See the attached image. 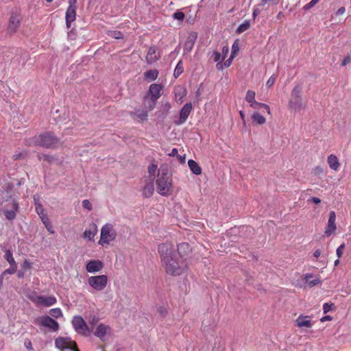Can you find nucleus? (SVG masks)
Wrapping results in <instances>:
<instances>
[{"mask_svg":"<svg viewBox=\"0 0 351 351\" xmlns=\"http://www.w3.org/2000/svg\"><path fill=\"white\" fill-rule=\"evenodd\" d=\"M154 191V179L151 178L147 182L143 189V195L146 197H150Z\"/></svg>","mask_w":351,"mask_h":351,"instance_id":"21","label":"nucleus"},{"mask_svg":"<svg viewBox=\"0 0 351 351\" xmlns=\"http://www.w3.org/2000/svg\"><path fill=\"white\" fill-rule=\"evenodd\" d=\"M72 324L75 331L85 337L88 336L90 332L93 331V328H89L84 319L80 315H76L73 317L72 320Z\"/></svg>","mask_w":351,"mask_h":351,"instance_id":"7","label":"nucleus"},{"mask_svg":"<svg viewBox=\"0 0 351 351\" xmlns=\"http://www.w3.org/2000/svg\"><path fill=\"white\" fill-rule=\"evenodd\" d=\"M306 104L302 98V86L298 84L291 92L288 106L294 111H300L306 108Z\"/></svg>","mask_w":351,"mask_h":351,"instance_id":"4","label":"nucleus"},{"mask_svg":"<svg viewBox=\"0 0 351 351\" xmlns=\"http://www.w3.org/2000/svg\"><path fill=\"white\" fill-rule=\"evenodd\" d=\"M319 1V0H311L308 3L304 6V9L306 10H309L314 7Z\"/></svg>","mask_w":351,"mask_h":351,"instance_id":"46","label":"nucleus"},{"mask_svg":"<svg viewBox=\"0 0 351 351\" xmlns=\"http://www.w3.org/2000/svg\"><path fill=\"white\" fill-rule=\"evenodd\" d=\"M146 80L149 81L155 80L158 76V71L156 69L148 70L144 73Z\"/></svg>","mask_w":351,"mask_h":351,"instance_id":"31","label":"nucleus"},{"mask_svg":"<svg viewBox=\"0 0 351 351\" xmlns=\"http://www.w3.org/2000/svg\"><path fill=\"white\" fill-rule=\"evenodd\" d=\"M228 52H229V47L228 46H223L222 48V51H221V56H223V60L226 58Z\"/></svg>","mask_w":351,"mask_h":351,"instance_id":"54","label":"nucleus"},{"mask_svg":"<svg viewBox=\"0 0 351 351\" xmlns=\"http://www.w3.org/2000/svg\"><path fill=\"white\" fill-rule=\"evenodd\" d=\"M75 341L68 337H58L55 339V346L59 350L69 349L72 350L75 348Z\"/></svg>","mask_w":351,"mask_h":351,"instance_id":"10","label":"nucleus"},{"mask_svg":"<svg viewBox=\"0 0 351 351\" xmlns=\"http://www.w3.org/2000/svg\"><path fill=\"white\" fill-rule=\"evenodd\" d=\"M4 258L8 262L10 265H13V266L17 265L16 263L14 261V258H13L12 253L11 252V251L10 250H7L5 252Z\"/></svg>","mask_w":351,"mask_h":351,"instance_id":"34","label":"nucleus"},{"mask_svg":"<svg viewBox=\"0 0 351 351\" xmlns=\"http://www.w3.org/2000/svg\"><path fill=\"white\" fill-rule=\"evenodd\" d=\"M36 210L39 215L40 218L41 219V221L45 224V228H47V231L53 234L54 230L49 220V218L46 214L44 213V208L40 203L36 204Z\"/></svg>","mask_w":351,"mask_h":351,"instance_id":"11","label":"nucleus"},{"mask_svg":"<svg viewBox=\"0 0 351 351\" xmlns=\"http://www.w3.org/2000/svg\"><path fill=\"white\" fill-rule=\"evenodd\" d=\"M157 311L162 317H165L167 315V310L164 306H159L157 309Z\"/></svg>","mask_w":351,"mask_h":351,"instance_id":"48","label":"nucleus"},{"mask_svg":"<svg viewBox=\"0 0 351 351\" xmlns=\"http://www.w3.org/2000/svg\"><path fill=\"white\" fill-rule=\"evenodd\" d=\"M344 248H345V244L344 243H342L341 245H339L337 247V249L336 250V253H337V255L339 258L342 256Z\"/></svg>","mask_w":351,"mask_h":351,"instance_id":"50","label":"nucleus"},{"mask_svg":"<svg viewBox=\"0 0 351 351\" xmlns=\"http://www.w3.org/2000/svg\"><path fill=\"white\" fill-rule=\"evenodd\" d=\"M320 255H321V250H319V249L316 250L314 252V253H313V256H314L315 258H317L318 257H319V256H320Z\"/></svg>","mask_w":351,"mask_h":351,"instance_id":"64","label":"nucleus"},{"mask_svg":"<svg viewBox=\"0 0 351 351\" xmlns=\"http://www.w3.org/2000/svg\"><path fill=\"white\" fill-rule=\"evenodd\" d=\"M32 302L40 304L45 306H51L56 302V299L54 296H42L37 295L35 298H31Z\"/></svg>","mask_w":351,"mask_h":351,"instance_id":"15","label":"nucleus"},{"mask_svg":"<svg viewBox=\"0 0 351 351\" xmlns=\"http://www.w3.org/2000/svg\"><path fill=\"white\" fill-rule=\"evenodd\" d=\"M10 268L5 269L1 274V277H2V279L3 278V276L6 274H14L17 269V265L13 266L10 265Z\"/></svg>","mask_w":351,"mask_h":351,"instance_id":"40","label":"nucleus"},{"mask_svg":"<svg viewBox=\"0 0 351 351\" xmlns=\"http://www.w3.org/2000/svg\"><path fill=\"white\" fill-rule=\"evenodd\" d=\"M82 206L84 208H86L88 210H92V205L88 199H84L82 201Z\"/></svg>","mask_w":351,"mask_h":351,"instance_id":"52","label":"nucleus"},{"mask_svg":"<svg viewBox=\"0 0 351 351\" xmlns=\"http://www.w3.org/2000/svg\"><path fill=\"white\" fill-rule=\"evenodd\" d=\"M21 19L19 16L12 14L9 20V24L7 28V34L10 35L14 34L19 27Z\"/></svg>","mask_w":351,"mask_h":351,"instance_id":"14","label":"nucleus"},{"mask_svg":"<svg viewBox=\"0 0 351 351\" xmlns=\"http://www.w3.org/2000/svg\"><path fill=\"white\" fill-rule=\"evenodd\" d=\"M239 46L238 40H237L234 41V43H233V45L232 46L231 55L235 56V55L239 51Z\"/></svg>","mask_w":351,"mask_h":351,"instance_id":"45","label":"nucleus"},{"mask_svg":"<svg viewBox=\"0 0 351 351\" xmlns=\"http://www.w3.org/2000/svg\"><path fill=\"white\" fill-rule=\"evenodd\" d=\"M267 2H271L273 3L274 4L276 5L279 2V0H261V3L263 5L267 3Z\"/></svg>","mask_w":351,"mask_h":351,"instance_id":"61","label":"nucleus"},{"mask_svg":"<svg viewBox=\"0 0 351 351\" xmlns=\"http://www.w3.org/2000/svg\"><path fill=\"white\" fill-rule=\"evenodd\" d=\"M235 56L230 55V58L223 64L221 62L217 63L216 67L218 70H222L224 67H229Z\"/></svg>","mask_w":351,"mask_h":351,"instance_id":"33","label":"nucleus"},{"mask_svg":"<svg viewBox=\"0 0 351 351\" xmlns=\"http://www.w3.org/2000/svg\"><path fill=\"white\" fill-rule=\"evenodd\" d=\"M99 320V317H96V316H95V315H94V316L90 317L89 318L88 322H89V324H90L92 326H95V325H97V324H98Z\"/></svg>","mask_w":351,"mask_h":351,"instance_id":"51","label":"nucleus"},{"mask_svg":"<svg viewBox=\"0 0 351 351\" xmlns=\"http://www.w3.org/2000/svg\"><path fill=\"white\" fill-rule=\"evenodd\" d=\"M157 100L152 99L151 97L145 95L144 97V106L148 110H152L156 104Z\"/></svg>","mask_w":351,"mask_h":351,"instance_id":"30","label":"nucleus"},{"mask_svg":"<svg viewBox=\"0 0 351 351\" xmlns=\"http://www.w3.org/2000/svg\"><path fill=\"white\" fill-rule=\"evenodd\" d=\"M252 108L260 110L261 108H264L267 110L268 114H270V109L268 105L260 102H256L254 105L252 107Z\"/></svg>","mask_w":351,"mask_h":351,"instance_id":"38","label":"nucleus"},{"mask_svg":"<svg viewBox=\"0 0 351 351\" xmlns=\"http://www.w3.org/2000/svg\"><path fill=\"white\" fill-rule=\"evenodd\" d=\"M50 315L56 318H58L62 315V311L60 308H53L50 310Z\"/></svg>","mask_w":351,"mask_h":351,"instance_id":"44","label":"nucleus"},{"mask_svg":"<svg viewBox=\"0 0 351 351\" xmlns=\"http://www.w3.org/2000/svg\"><path fill=\"white\" fill-rule=\"evenodd\" d=\"M158 253L160 256L162 266L168 274L180 276L184 272L186 265L178 259L171 243L160 244L158 245Z\"/></svg>","mask_w":351,"mask_h":351,"instance_id":"1","label":"nucleus"},{"mask_svg":"<svg viewBox=\"0 0 351 351\" xmlns=\"http://www.w3.org/2000/svg\"><path fill=\"white\" fill-rule=\"evenodd\" d=\"M304 280L308 284V286L310 288L313 287L314 286L321 283L319 278L315 277L314 275L312 274H304Z\"/></svg>","mask_w":351,"mask_h":351,"instance_id":"24","label":"nucleus"},{"mask_svg":"<svg viewBox=\"0 0 351 351\" xmlns=\"http://www.w3.org/2000/svg\"><path fill=\"white\" fill-rule=\"evenodd\" d=\"M60 138H58L53 132H47L41 133L38 136H34L29 139V145L34 146H40L47 149H55L60 145Z\"/></svg>","mask_w":351,"mask_h":351,"instance_id":"2","label":"nucleus"},{"mask_svg":"<svg viewBox=\"0 0 351 351\" xmlns=\"http://www.w3.org/2000/svg\"><path fill=\"white\" fill-rule=\"evenodd\" d=\"M190 250V246L187 243H182L178 245V252L182 257L187 255Z\"/></svg>","mask_w":351,"mask_h":351,"instance_id":"29","label":"nucleus"},{"mask_svg":"<svg viewBox=\"0 0 351 351\" xmlns=\"http://www.w3.org/2000/svg\"><path fill=\"white\" fill-rule=\"evenodd\" d=\"M76 3L77 0H69V7L66 12V25L67 28H70L71 23L75 20L76 16Z\"/></svg>","mask_w":351,"mask_h":351,"instance_id":"9","label":"nucleus"},{"mask_svg":"<svg viewBox=\"0 0 351 351\" xmlns=\"http://www.w3.org/2000/svg\"><path fill=\"white\" fill-rule=\"evenodd\" d=\"M162 86L158 84H152L149 86L147 96L158 100L162 95Z\"/></svg>","mask_w":351,"mask_h":351,"instance_id":"16","label":"nucleus"},{"mask_svg":"<svg viewBox=\"0 0 351 351\" xmlns=\"http://www.w3.org/2000/svg\"><path fill=\"white\" fill-rule=\"evenodd\" d=\"M177 158L179 160L180 163L184 164V163H185V160H186V155L185 154H184V155L178 154Z\"/></svg>","mask_w":351,"mask_h":351,"instance_id":"57","label":"nucleus"},{"mask_svg":"<svg viewBox=\"0 0 351 351\" xmlns=\"http://www.w3.org/2000/svg\"><path fill=\"white\" fill-rule=\"evenodd\" d=\"M188 165L190 168V170L193 172V173L199 176L202 173V168L199 165V164L195 160L190 159L188 161Z\"/></svg>","mask_w":351,"mask_h":351,"instance_id":"28","label":"nucleus"},{"mask_svg":"<svg viewBox=\"0 0 351 351\" xmlns=\"http://www.w3.org/2000/svg\"><path fill=\"white\" fill-rule=\"evenodd\" d=\"M108 35L114 39H122L123 38V33L120 31H111L108 33Z\"/></svg>","mask_w":351,"mask_h":351,"instance_id":"41","label":"nucleus"},{"mask_svg":"<svg viewBox=\"0 0 351 351\" xmlns=\"http://www.w3.org/2000/svg\"><path fill=\"white\" fill-rule=\"evenodd\" d=\"M196 38L197 35L195 33H193L189 35L184 45V53H189L193 49Z\"/></svg>","mask_w":351,"mask_h":351,"instance_id":"23","label":"nucleus"},{"mask_svg":"<svg viewBox=\"0 0 351 351\" xmlns=\"http://www.w3.org/2000/svg\"><path fill=\"white\" fill-rule=\"evenodd\" d=\"M252 119L254 122H256L257 124L263 125L265 123V118L262 116L259 112H255L252 115Z\"/></svg>","mask_w":351,"mask_h":351,"instance_id":"32","label":"nucleus"},{"mask_svg":"<svg viewBox=\"0 0 351 351\" xmlns=\"http://www.w3.org/2000/svg\"><path fill=\"white\" fill-rule=\"evenodd\" d=\"M136 114L138 117H139L142 121H145L147 119L148 113L146 110H138L136 112H132L131 115Z\"/></svg>","mask_w":351,"mask_h":351,"instance_id":"36","label":"nucleus"},{"mask_svg":"<svg viewBox=\"0 0 351 351\" xmlns=\"http://www.w3.org/2000/svg\"><path fill=\"white\" fill-rule=\"evenodd\" d=\"M332 306H334V304L332 303H325L323 306L324 313H327L331 309Z\"/></svg>","mask_w":351,"mask_h":351,"instance_id":"53","label":"nucleus"},{"mask_svg":"<svg viewBox=\"0 0 351 351\" xmlns=\"http://www.w3.org/2000/svg\"><path fill=\"white\" fill-rule=\"evenodd\" d=\"M157 49L156 47H150L146 56V62L147 64H152L156 62L159 59V56L156 55Z\"/></svg>","mask_w":351,"mask_h":351,"instance_id":"22","label":"nucleus"},{"mask_svg":"<svg viewBox=\"0 0 351 351\" xmlns=\"http://www.w3.org/2000/svg\"><path fill=\"white\" fill-rule=\"evenodd\" d=\"M104 267V264L99 260H91L86 266V271L89 273L100 271Z\"/></svg>","mask_w":351,"mask_h":351,"instance_id":"19","label":"nucleus"},{"mask_svg":"<svg viewBox=\"0 0 351 351\" xmlns=\"http://www.w3.org/2000/svg\"><path fill=\"white\" fill-rule=\"evenodd\" d=\"M351 62V58H350V56H347L346 57H345L343 58V60H342L341 62V66H345L346 65H347L348 63H350Z\"/></svg>","mask_w":351,"mask_h":351,"instance_id":"56","label":"nucleus"},{"mask_svg":"<svg viewBox=\"0 0 351 351\" xmlns=\"http://www.w3.org/2000/svg\"><path fill=\"white\" fill-rule=\"evenodd\" d=\"M221 54L219 51H214L212 55V58H213L214 62H220L219 60L221 59Z\"/></svg>","mask_w":351,"mask_h":351,"instance_id":"49","label":"nucleus"},{"mask_svg":"<svg viewBox=\"0 0 351 351\" xmlns=\"http://www.w3.org/2000/svg\"><path fill=\"white\" fill-rule=\"evenodd\" d=\"M192 108L191 103H186L184 105L180 112V118L178 124H182L185 123L191 112Z\"/></svg>","mask_w":351,"mask_h":351,"instance_id":"18","label":"nucleus"},{"mask_svg":"<svg viewBox=\"0 0 351 351\" xmlns=\"http://www.w3.org/2000/svg\"><path fill=\"white\" fill-rule=\"evenodd\" d=\"M157 191L162 196H167L171 192L172 179L167 168H160L156 181Z\"/></svg>","mask_w":351,"mask_h":351,"instance_id":"3","label":"nucleus"},{"mask_svg":"<svg viewBox=\"0 0 351 351\" xmlns=\"http://www.w3.org/2000/svg\"><path fill=\"white\" fill-rule=\"evenodd\" d=\"M164 107H165V110H166V112H165V117H166V116H167V112H168L169 110L171 108V104H170L169 102H167V103L165 104Z\"/></svg>","mask_w":351,"mask_h":351,"instance_id":"63","label":"nucleus"},{"mask_svg":"<svg viewBox=\"0 0 351 351\" xmlns=\"http://www.w3.org/2000/svg\"><path fill=\"white\" fill-rule=\"evenodd\" d=\"M12 189H5L0 193V205L10 202V199H14L12 197Z\"/></svg>","mask_w":351,"mask_h":351,"instance_id":"25","label":"nucleus"},{"mask_svg":"<svg viewBox=\"0 0 351 351\" xmlns=\"http://www.w3.org/2000/svg\"><path fill=\"white\" fill-rule=\"evenodd\" d=\"M250 28V21H246L244 23H241L237 29L236 32L238 34L243 33V32L249 29Z\"/></svg>","mask_w":351,"mask_h":351,"instance_id":"35","label":"nucleus"},{"mask_svg":"<svg viewBox=\"0 0 351 351\" xmlns=\"http://www.w3.org/2000/svg\"><path fill=\"white\" fill-rule=\"evenodd\" d=\"M30 267H31V263H30V262H29V261H27V260H25V261L23 262V265H22V267H23V269H28V268H30Z\"/></svg>","mask_w":351,"mask_h":351,"instance_id":"62","label":"nucleus"},{"mask_svg":"<svg viewBox=\"0 0 351 351\" xmlns=\"http://www.w3.org/2000/svg\"><path fill=\"white\" fill-rule=\"evenodd\" d=\"M97 232V226L95 223L91 224L88 229L84 232V238L92 241Z\"/></svg>","mask_w":351,"mask_h":351,"instance_id":"26","label":"nucleus"},{"mask_svg":"<svg viewBox=\"0 0 351 351\" xmlns=\"http://www.w3.org/2000/svg\"><path fill=\"white\" fill-rule=\"evenodd\" d=\"M172 17L173 19H176V20L182 21L185 18V14L182 12L177 11L175 13H173Z\"/></svg>","mask_w":351,"mask_h":351,"instance_id":"42","label":"nucleus"},{"mask_svg":"<svg viewBox=\"0 0 351 351\" xmlns=\"http://www.w3.org/2000/svg\"><path fill=\"white\" fill-rule=\"evenodd\" d=\"M256 93L254 90H248L245 95V100L253 99L255 98Z\"/></svg>","mask_w":351,"mask_h":351,"instance_id":"47","label":"nucleus"},{"mask_svg":"<svg viewBox=\"0 0 351 351\" xmlns=\"http://www.w3.org/2000/svg\"><path fill=\"white\" fill-rule=\"evenodd\" d=\"M111 331V328L109 326L105 325L102 323L99 324L95 331L94 335L99 338L101 340H104L107 334H109Z\"/></svg>","mask_w":351,"mask_h":351,"instance_id":"17","label":"nucleus"},{"mask_svg":"<svg viewBox=\"0 0 351 351\" xmlns=\"http://www.w3.org/2000/svg\"><path fill=\"white\" fill-rule=\"evenodd\" d=\"M40 324L41 326L48 328L53 331H57L59 329L58 322L48 315L41 317L40 318Z\"/></svg>","mask_w":351,"mask_h":351,"instance_id":"13","label":"nucleus"},{"mask_svg":"<svg viewBox=\"0 0 351 351\" xmlns=\"http://www.w3.org/2000/svg\"><path fill=\"white\" fill-rule=\"evenodd\" d=\"M328 164L330 169L337 171L339 168V162L337 157L333 154L328 156L327 159Z\"/></svg>","mask_w":351,"mask_h":351,"instance_id":"27","label":"nucleus"},{"mask_svg":"<svg viewBox=\"0 0 351 351\" xmlns=\"http://www.w3.org/2000/svg\"><path fill=\"white\" fill-rule=\"evenodd\" d=\"M346 12V8L345 7H341L339 8L337 11L336 12V15L337 16H340V15H342L345 13Z\"/></svg>","mask_w":351,"mask_h":351,"instance_id":"58","label":"nucleus"},{"mask_svg":"<svg viewBox=\"0 0 351 351\" xmlns=\"http://www.w3.org/2000/svg\"><path fill=\"white\" fill-rule=\"evenodd\" d=\"M38 157L39 160H43L48 162H52L55 160V157L53 156L48 154H38Z\"/></svg>","mask_w":351,"mask_h":351,"instance_id":"39","label":"nucleus"},{"mask_svg":"<svg viewBox=\"0 0 351 351\" xmlns=\"http://www.w3.org/2000/svg\"><path fill=\"white\" fill-rule=\"evenodd\" d=\"M184 71V69H183V66L182 65V61H180L176 66V69L174 70V72H173V75L176 78H178L181 73H182Z\"/></svg>","mask_w":351,"mask_h":351,"instance_id":"37","label":"nucleus"},{"mask_svg":"<svg viewBox=\"0 0 351 351\" xmlns=\"http://www.w3.org/2000/svg\"><path fill=\"white\" fill-rule=\"evenodd\" d=\"M297 326L300 328L306 327L311 328L313 323L311 320L309 316L300 315L295 320Z\"/></svg>","mask_w":351,"mask_h":351,"instance_id":"20","label":"nucleus"},{"mask_svg":"<svg viewBox=\"0 0 351 351\" xmlns=\"http://www.w3.org/2000/svg\"><path fill=\"white\" fill-rule=\"evenodd\" d=\"M178 154V149L173 148L172 149L171 152L168 154L169 156H176Z\"/></svg>","mask_w":351,"mask_h":351,"instance_id":"60","label":"nucleus"},{"mask_svg":"<svg viewBox=\"0 0 351 351\" xmlns=\"http://www.w3.org/2000/svg\"><path fill=\"white\" fill-rule=\"evenodd\" d=\"M19 204L14 199H10V202L0 205V211L3 212L5 218L9 221L14 220L19 211Z\"/></svg>","mask_w":351,"mask_h":351,"instance_id":"5","label":"nucleus"},{"mask_svg":"<svg viewBox=\"0 0 351 351\" xmlns=\"http://www.w3.org/2000/svg\"><path fill=\"white\" fill-rule=\"evenodd\" d=\"M313 202V203L318 204L321 202V199L318 197H311L310 199H308V202Z\"/></svg>","mask_w":351,"mask_h":351,"instance_id":"59","label":"nucleus"},{"mask_svg":"<svg viewBox=\"0 0 351 351\" xmlns=\"http://www.w3.org/2000/svg\"><path fill=\"white\" fill-rule=\"evenodd\" d=\"M158 169V165L154 162H152L149 166H148V172L152 176H154L155 173H156V171Z\"/></svg>","mask_w":351,"mask_h":351,"instance_id":"43","label":"nucleus"},{"mask_svg":"<svg viewBox=\"0 0 351 351\" xmlns=\"http://www.w3.org/2000/svg\"><path fill=\"white\" fill-rule=\"evenodd\" d=\"M88 283L93 289L100 291L106 287L108 277L106 275L90 276L88 278Z\"/></svg>","mask_w":351,"mask_h":351,"instance_id":"8","label":"nucleus"},{"mask_svg":"<svg viewBox=\"0 0 351 351\" xmlns=\"http://www.w3.org/2000/svg\"><path fill=\"white\" fill-rule=\"evenodd\" d=\"M116 237L117 232L113 228L112 225L110 223H106L101 228L99 244H108L110 241L114 240Z\"/></svg>","mask_w":351,"mask_h":351,"instance_id":"6","label":"nucleus"},{"mask_svg":"<svg viewBox=\"0 0 351 351\" xmlns=\"http://www.w3.org/2000/svg\"><path fill=\"white\" fill-rule=\"evenodd\" d=\"M336 230V214L335 211H330L329 213L328 224L325 227L324 234L326 237H328L333 234Z\"/></svg>","mask_w":351,"mask_h":351,"instance_id":"12","label":"nucleus"},{"mask_svg":"<svg viewBox=\"0 0 351 351\" xmlns=\"http://www.w3.org/2000/svg\"><path fill=\"white\" fill-rule=\"evenodd\" d=\"M275 81H276V77L274 75H272L267 81L266 85L268 87H271L274 84Z\"/></svg>","mask_w":351,"mask_h":351,"instance_id":"55","label":"nucleus"}]
</instances>
